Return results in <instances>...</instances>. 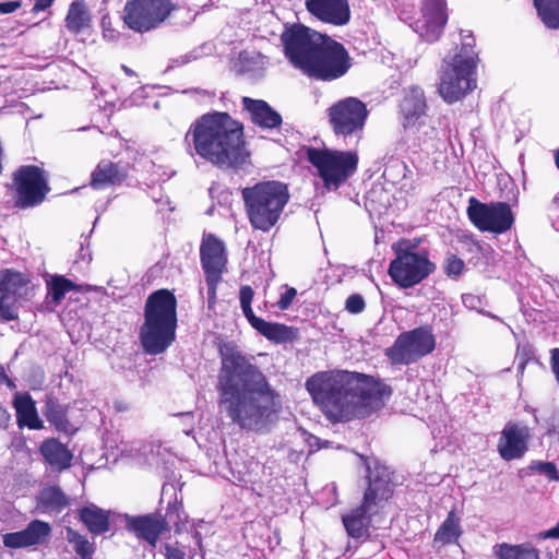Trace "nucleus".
<instances>
[{"label": "nucleus", "instance_id": "obj_11", "mask_svg": "<svg viewBox=\"0 0 559 559\" xmlns=\"http://www.w3.org/2000/svg\"><path fill=\"white\" fill-rule=\"evenodd\" d=\"M329 122L336 135L358 136L362 132L368 110L356 97H346L328 109Z\"/></svg>", "mask_w": 559, "mask_h": 559}, {"label": "nucleus", "instance_id": "obj_41", "mask_svg": "<svg viewBox=\"0 0 559 559\" xmlns=\"http://www.w3.org/2000/svg\"><path fill=\"white\" fill-rule=\"evenodd\" d=\"M366 306L365 299L358 294L350 295L345 302V309L353 314L364 311Z\"/></svg>", "mask_w": 559, "mask_h": 559}, {"label": "nucleus", "instance_id": "obj_45", "mask_svg": "<svg viewBox=\"0 0 559 559\" xmlns=\"http://www.w3.org/2000/svg\"><path fill=\"white\" fill-rule=\"evenodd\" d=\"M166 549V559H185V552L180 549L167 545Z\"/></svg>", "mask_w": 559, "mask_h": 559}, {"label": "nucleus", "instance_id": "obj_37", "mask_svg": "<svg viewBox=\"0 0 559 559\" xmlns=\"http://www.w3.org/2000/svg\"><path fill=\"white\" fill-rule=\"evenodd\" d=\"M66 539L72 545L80 559H92L95 546L85 536L81 535L71 527H67Z\"/></svg>", "mask_w": 559, "mask_h": 559}, {"label": "nucleus", "instance_id": "obj_14", "mask_svg": "<svg viewBox=\"0 0 559 559\" xmlns=\"http://www.w3.org/2000/svg\"><path fill=\"white\" fill-rule=\"evenodd\" d=\"M200 253L207 284L209 304H213L216 297V286L222 280L227 262L224 242L211 234L204 235Z\"/></svg>", "mask_w": 559, "mask_h": 559}, {"label": "nucleus", "instance_id": "obj_10", "mask_svg": "<svg viewBox=\"0 0 559 559\" xmlns=\"http://www.w3.org/2000/svg\"><path fill=\"white\" fill-rule=\"evenodd\" d=\"M435 346L436 340L432 331L421 326L402 333L388 348L386 355L393 364L409 365L430 354Z\"/></svg>", "mask_w": 559, "mask_h": 559}, {"label": "nucleus", "instance_id": "obj_22", "mask_svg": "<svg viewBox=\"0 0 559 559\" xmlns=\"http://www.w3.org/2000/svg\"><path fill=\"white\" fill-rule=\"evenodd\" d=\"M368 471L369 485L365 492L364 503L372 508L391 497V473L386 466L379 463H374L372 467L368 466Z\"/></svg>", "mask_w": 559, "mask_h": 559}, {"label": "nucleus", "instance_id": "obj_24", "mask_svg": "<svg viewBox=\"0 0 559 559\" xmlns=\"http://www.w3.org/2000/svg\"><path fill=\"white\" fill-rule=\"evenodd\" d=\"M13 405L20 427H27L34 430L44 427V423L38 416L35 402L28 393H16Z\"/></svg>", "mask_w": 559, "mask_h": 559}, {"label": "nucleus", "instance_id": "obj_38", "mask_svg": "<svg viewBox=\"0 0 559 559\" xmlns=\"http://www.w3.org/2000/svg\"><path fill=\"white\" fill-rule=\"evenodd\" d=\"M253 289L250 286H243L240 289L239 298L242 312L248 321L252 320L257 316L253 313L251 302L253 299Z\"/></svg>", "mask_w": 559, "mask_h": 559}, {"label": "nucleus", "instance_id": "obj_48", "mask_svg": "<svg viewBox=\"0 0 559 559\" xmlns=\"http://www.w3.org/2000/svg\"><path fill=\"white\" fill-rule=\"evenodd\" d=\"M0 383H5L9 388H15L13 381L9 379L3 367L0 365Z\"/></svg>", "mask_w": 559, "mask_h": 559}, {"label": "nucleus", "instance_id": "obj_34", "mask_svg": "<svg viewBox=\"0 0 559 559\" xmlns=\"http://www.w3.org/2000/svg\"><path fill=\"white\" fill-rule=\"evenodd\" d=\"M495 554L500 559H539V551L527 544H501L496 547Z\"/></svg>", "mask_w": 559, "mask_h": 559}, {"label": "nucleus", "instance_id": "obj_21", "mask_svg": "<svg viewBox=\"0 0 559 559\" xmlns=\"http://www.w3.org/2000/svg\"><path fill=\"white\" fill-rule=\"evenodd\" d=\"M309 13L318 20L333 25H345L350 19L347 0H306Z\"/></svg>", "mask_w": 559, "mask_h": 559}, {"label": "nucleus", "instance_id": "obj_19", "mask_svg": "<svg viewBox=\"0 0 559 559\" xmlns=\"http://www.w3.org/2000/svg\"><path fill=\"white\" fill-rule=\"evenodd\" d=\"M401 112L403 116V124L405 128H426L424 134L429 135L430 140H435L437 131L435 128L426 126V100L424 92L419 87L411 88L401 103Z\"/></svg>", "mask_w": 559, "mask_h": 559}, {"label": "nucleus", "instance_id": "obj_51", "mask_svg": "<svg viewBox=\"0 0 559 559\" xmlns=\"http://www.w3.org/2000/svg\"><path fill=\"white\" fill-rule=\"evenodd\" d=\"M526 362H527V360H521V361L519 362L518 370H519V372H520L521 374H523V371H524V369H525Z\"/></svg>", "mask_w": 559, "mask_h": 559}, {"label": "nucleus", "instance_id": "obj_27", "mask_svg": "<svg viewBox=\"0 0 559 559\" xmlns=\"http://www.w3.org/2000/svg\"><path fill=\"white\" fill-rule=\"evenodd\" d=\"M40 453L46 462L55 469L61 471L70 466L72 454L71 452L58 440L48 439L43 442Z\"/></svg>", "mask_w": 559, "mask_h": 559}, {"label": "nucleus", "instance_id": "obj_31", "mask_svg": "<svg viewBox=\"0 0 559 559\" xmlns=\"http://www.w3.org/2000/svg\"><path fill=\"white\" fill-rule=\"evenodd\" d=\"M371 507L362 504L354 510L350 514L343 516V523L347 533L352 537H360L367 526V515L370 513Z\"/></svg>", "mask_w": 559, "mask_h": 559}, {"label": "nucleus", "instance_id": "obj_49", "mask_svg": "<svg viewBox=\"0 0 559 559\" xmlns=\"http://www.w3.org/2000/svg\"><path fill=\"white\" fill-rule=\"evenodd\" d=\"M103 27H104V37L108 38L109 40L115 39L116 35L112 29L106 28V22L103 20Z\"/></svg>", "mask_w": 559, "mask_h": 559}, {"label": "nucleus", "instance_id": "obj_9", "mask_svg": "<svg viewBox=\"0 0 559 559\" xmlns=\"http://www.w3.org/2000/svg\"><path fill=\"white\" fill-rule=\"evenodd\" d=\"M175 5L170 0H131L123 9V21L134 32L145 33L158 27Z\"/></svg>", "mask_w": 559, "mask_h": 559}, {"label": "nucleus", "instance_id": "obj_32", "mask_svg": "<svg viewBox=\"0 0 559 559\" xmlns=\"http://www.w3.org/2000/svg\"><path fill=\"white\" fill-rule=\"evenodd\" d=\"M38 507L45 512H60L68 506V499L58 487H48L41 490Z\"/></svg>", "mask_w": 559, "mask_h": 559}, {"label": "nucleus", "instance_id": "obj_12", "mask_svg": "<svg viewBox=\"0 0 559 559\" xmlns=\"http://www.w3.org/2000/svg\"><path fill=\"white\" fill-rule=\"evenodd\" d=\"M433 270L435 264L428 260L426 252L400 250L390 264L389 274L399 286L408 288L420 283Z\"/></svg>", "mask_w": 559, "mask_h": 559}, {"label": "nucleus", "instance_id": "obj_29", "mask_svg": "<svg viewBox=\"0 0 559 559\" xmlns=\"http://www.w3.org/2000/svg\"><path fill=\"white\" fill-rule=\"evenodd\" d=\"M462 530L460 518L454 511H450L447 519L440 525L433 537V544L437 546H444L448 544L456 543L461 536Z\"/></svg>", "mask_w": 559, "mask_h": 559}, {"label": "nucleus", "instance_id": "obj_43", "mask_svg": "<svg viewBox=\"0 0 559 559\" xmlns=\"http://www.w3.org/2000/svg\"><path fill=\"white\" fill-rule=\"evenodd\" d=\"M296 295L297 292L295 288H288L284 294L281 295V298L277 301L278 307L283 310L287 309L292 305Z\"/></svg>", "mask_w": 559, "mask_h": 559}, {"label": "nucleus", "instance_id": "obj_8", "mask_svg": "<svg viewBox=\"0 0 559 559\" xmlns=\"http://www.w3.org/2000/svg\"><path fill=\"white\" fill-rule=\"evenodd\" d=\"M307 158L317 169L324 187L330 190H335L345 182L358 165V156L352 151L310 147L307 150Z\"/></svg>", "mask_w": 559, "mask_h": 559}, {"label": "nucleus", "instance_id": "obj_1", "mask_svg": "<svg viewBox=\"0 0 559 559\" xmlns=\"http://www.w3.org/2000/svg\"><path fill=\"white\" fill-rule=\"evenodd\" d=\"M218 407L241 429L264 431L281 408L278 394L265 376L243 354L233 348L222 352L217 378Z\"/></svg>", "mask_w": 559, "mask_h": 559}, {"label": "nucleus", "instance_id": "obj_33", "mask_svg": "<svg viewBox=\"0 0 559 559\" xmlns=\"http://www.w3.org/2000/svg\"><path fill=\"white\" fill-rule=\"evenodd\" d=\"M90 22L91 17L85 5L82 2H73L66 17L67 28L74 34H79L90 26Z\"/></svg>", "mask_w": 559, "mask_h": 559}, {"label": "nucleus", "instance_id": "obj_13", "mask_svg": "<svg viewBox=\"0 0 559 559\" xmlns=\"http://www.w3.org/2000/svg\"><path fill=\"white\" fill-rule=\"evenodd\" d=\"M467 214L478 229L495 234L509 230L514 222L509 204L503 202L486 204L471 198Z\"/></svg>", "mask_w": 559, "mask_h": 559}, {"label": "nucleus", "instance_id": "obj_47", "mask_svg": "<svg viewBox=\"0 0 559 559\" xmlns=\"http://www.w3.org/2000/svg\"><path fill=\"white\" fill-rule=\"evenodd\" d=\"M540 537L546 538H559V523L557 526L540 533Z\"/></svg>", "mask_w": 559, "mask_h": 559}, {"label": "nucleus", "instance_id": "obj_30", "mask_svg": "<svg viewBox=\"0 0 559 559\" xmlns=\"http://www.w3.org/2000/svg\"><path fill=\"white\" fill-rule=\"evenodd\" d=\"M249 323L270 341L283 343L289 338L290 329L283 324L266 322L258 317L250 320Z\"/></svg>", "mask_w": 559, "mask_h": 559}, {"label": "nucleus", "instance_id": "obj_15", "mask_svg": "<svg viewBox=\"0 0 559 559\" xmlns=\"http://www.w3.org/2000/svg\"><path fill=\"white\" fill-rule=\"evenodd\" d=\"M16 205L32 207L43 202L48 192L44 171L36 166H23L14 175Z\"/></svg>", "mask_w": 559, "mask_h": 559}, {"label": "nucleus", "instance_id": "obj_44", "mask_svg": "<svg viewBox=\"0 0 559 559\" xmlns=\"http://www.w3.org/2000/svg\"><path fill=\"white\" fill-rule=\"evenodd\" d=\"M21 8L20 1L0 2V13L9 14Z\"/></svg>", "mask_w": 559, "mask_h": 559}, {"label": "nucleus", "instance_id": "obj_36", "mask_svg": "<svg viewBox=\"0 0 559 559\" xmlns=\"http://www.w3.org/2000/svg\"><path fill=\"white\" fill-rule=\"evenodd\" d=\"M538 15L549 28L559 27V0H534Z\"/></svg>", "mask_w": 559, "mask_h": 559}, {"label": "nucleus", "instance_id": "obj_26", "mask_svg": "<svg viewBox=\"0 0 559 559\" xmlns=\"http://www.w3.org/2000/svg\"><path fill=\"white\" fill-rule=\"evenodd\" d=\"M127 177L126 169L110 160H102L92 173V186L103 188L121 183Z\"/></svg>", "mask_w": 559, "mask_h": 559}, {"label": "nucleus", "instance_id": "obj_23", "mask_svg": "<svg viewBox=\"0 0 559 559\" xmlns=\"http://www.w3.org/2000/svg\"><path fill=\"white\" fill-rule=\"evenodd\" d=\"M242 105L248 111L251 121L263 129H273L282 123L281 115L273 110L264 100L243 97Z\"/></svg>", "mask_w": 559, "mask_h": 559}, {"label": "nucleus", "instance_id": "obj_7", "mask_svg": "<svg viewBox=\"0 0 559 559\" xmlns=\"http://www.w3.org/2000/svg\"><path fill=\"white\" fill-rule=\"evenodd\" d=\"M250 224L262 231L270 230L280 219L289 200L286 185L263 181L241 191Z\"/></svg>", "mask_w": 559, "mask_h": 559}, {"label": "nucleus", "instance_id": "obj_35", "mask_svg": "<svg viewBox=\"0 0 559 559\" xmlns=\"http://www.w3.org/2000/svg\"><path fill=\"white\" fill-rule=\"evenodd\" d=\"M48 299L55 305H59L66 294L76 289L74 283L62 275H53L47 280Z\"/></svg>", "mask_w": 559, "mask_h": 559}, {"label": "nucleus", "instance_id": "obj_40", "mask_svg": "<svg viewBox=\"0 0 559 559\" xmlns=\"http://www.w3.org/2000/svg\"><path fill=\"white\" fill-rule=\"evenodd\" d=\"M47 418L50 423H52L58 430L69 431V423L64 417V414L61 408L51 407L47 413Z\"/></svg>", "mask_w": 559, "mask_h": 559}, {"label": "nucleus", "instance_id": "obj_16", "mask_svg": "<svg viewBox=\"0 0 559 559\" xmlns=\"http://www.w3.org/2000/svg\"><path fill=\"white\" fill-rule=\"evenodd\" d=\"M32 287L21 273L11 270L0 271V319L14 320L17 317L14 304L28 297Z\"/></svg>", "mask_w": 559, "mask_h": 559}, {"label": "nucleus", "instance_id": "obj_42", "mask_svg": "<svg viewBox=\"0 0 559 559\" xmlns=\"http://www.w3.org/2000/svg\"><path fill=\"white\" fill-rule=\"evenodd\" d=\"M464 269V262L455 255H450L445 260L444 270L449 276H457Z\"/></svg>", "mask_w": 559, "mask_h": 559}, {"label": "nucleus", "instance_id": "obj_5", "mask_svg": "<svg viewBox=\"0 0 559 559\" xmlns=\"http://www.w3.org/2000/svg\"><path fill=\"white\" fill-rule=\"evenodd\" d=\"M176 308L175 296L166 289L157 290L147 298L145 320L140 330V340L147 354L164 353L175 341Z\"/></svg>", "mask_w": 559, "mask_h": 559}, {"label": "nucleus", "instance_id": "obj_17", "mask_svg": "<svg viewBox=\"0 0 559 559\" xmlns=\"http://www.w3.org/2000/svg\"><path fill=\"white\" fill-rule=\"evenodd\" d=\"M445 0H423L420 16L413 23L414 31L425 40H437L447 23Z\"/></svg>", "mask_w": 559, "mask_h": 559}, {"label": "nucleus", "instance_id": "obj_25", "mask_svg": "<svg viewBox=\"0 0 559 559\" xmlns=\"http://www.w3.org/2000/svg\"><path fill=\"white\" fill-rule=\"evenodd\" d=\"M128 527L138 536L147 540L152 546H155L165 525L159 516L145 515L129 519Z\"/></svg>", "mask_w": 559, "mask_h": 559}, {"label": "nucleus", "instance_id": "obj_2", "mask_svg": "<svg viewBox=\"0 0 559 559\" xmlns=\"http://www.w3.org/2000/svg\"><path fill=\"white\" fill-rule=\"evenodd\" d=\"M306 388L313 402L332 420H349L380 409L391 390L371 377L348 371H322Z\"/></svg>", "mask_w": 559, "mask_h": 559}, {"label": "nucleus", "instance_id": "obj_6", "mask_svg": "<svg viewBox=\"0 0 559 559\" xmlns=\"http://www.w3.org/2000/svg\"><path fill=\"white\" fill-rule=\"evenodd\" d=\"M475 38L466 35L453 55L443 59L438 91L447 103H454L476 88L477 52Z\"/></svg>", "mask_w": 559, "mask_h": 559}, {"label": "nucleus", "instance_id": "obj_52", "mask_svg": "<svg viewBox=\"0 0 559 559\" xmlns=\"http://www.w3.org/2000/svg\"><path fill=\"white\" fill-rule=\"evenodd\" d=\"M122 69H123V71H124L127 74H129V75L133 74V72H132L129 68H127L126 66H122Z\"/></svg>", "mask_w": 559, "mask_h": 559}, {"label": "nucleus", "instance_id": "obj_20", "mask_svg": "<svg viewBox=\"0 0 559 559\" xmlns=\"http://www.w3.org/2000/svg\"><path fill=\"white\" fill-rule=\"evenodd\" d=\"M50 535L51 526L49 523L40 520H33L24 530L4 534L2 536V542L7 548H29L44 545L47 543Z\"/></svg>", "mask_w": 559, "mask_h": 559}, {"label": "nucleus", "instance_id": "obj_28", "mask_svg": "<svg viewBox=\"0 0 559 559\" xmlns=\"http://www.w3.org/2000/svg\"><path fill=\"white\" fill-rule=\"evenodd\" d=\"M80 519L92 534H103L109 530L108 513L94 504L83 508Z\"/></svg>", "mask_w": 559, "mask_h": 559}, {"label": "nucleus", "instance_id": "obj_3", "mask_svg": "<svg viewBox=\"0 0 559 559\" xmlns=\"http://www.w3.org/2000/svg\"><path fill=\"white\" fill-rule=\"evenodd\" d=\"M281 43L289 64L310 79L334 81L352 67V58L342 44L301 24L286 27Z\"/></svg>", "mask_w": 559, "mask_h": 559}, {"label": "nucleus", "instance_id": "obj_50", "mask_svg": "<svg viewBox=\"0 0 559 559\" xmlns=\"http://www.w3.org/2000/svg\"><path fill=\"white\" fill-rule=\"evenodd\" d=\"M8 420V416L4 409L0 407V425Z\"/></svg>", "mask_w": 559, "mask_h": 559}, {"label": "nucleus", "instance_id": "obj_46", "mask_svg": "<svg viewBox=\"0 0 559 559\" xmlns=\"http://www.w3.org/2000/svg\"><path fill=\"white\" fill-rule=\"evenodd\" d=\"M53 0H35L33 12L37 13L48 9L52 4Z\"/></svg>", "mask_w": 559, "mask_h": 559}, {"label": "nucleus", "instance_id": "obj_53", "mask_svg": "<svg viewBox=\"0 0 559 559\" xmlns=\"http://www.w3.org/2000/svg\"><path fill=\"white\" fill-rule=\"evenodd\" d=\"M556 164H557V167L559 168V148H558V152L556 154Z\"/></svg>", "mask_w": 559, "mask_h": 559}, {"label": "nucleus", "instance_id": "obj_4", "mask_svg": "<svg viewBox=\"0 0 559 559\" xmlns=\"http://www.w3.org/2000/svg\"><path fill=\"white\" fill-rule=\"evenodd\" d=\"M187 153L221 167L246 162L243 127L226 112L205 114L193 121L185 135Z\"/></svg>", "mask_w": 559, "mask_h": 559}, {"label": "nucleus", "instance_id": "obj_18", "mask_svg": "<svg viewBox=\"0 0 559 559\" xmlns=\"http://www.w3.org/2000/svg\"><path fill=\"white\" fill-rule=\"evenodd\" d=\"M532 438L531 429L523 424L509 423L501 431L498 441V452L506 461L521 459L528 449Z\"/></svg>", "mask_w": 559, "mask_h": 559}, {"label": "nucleus", "instance_id": "obj_39", "mask_svg": "<svg viewBox=\"0 0 559 559\" xmlns=\"http://www.w3.org/2000/svg\"><path fill=\"white\" fill-rule=\"evenodd\" d=\"M530 468L533 472L544 474L550 480H559V474H558L557 467L551 462L534 461L531 463Z\"/></svg>", "mask_w": 559, "mask_h": 559}]
</instances>
